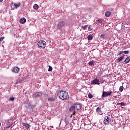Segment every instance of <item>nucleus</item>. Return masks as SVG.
Returning <instances> with one entry per match:
<instances>
[{
    "mask_svg": "<svg viewBox=\"0 0 130 130\" xmlns=\"http://www.w3.org/2000/svg\"><path fill=\"white\" fill-rule=\"evenodd\" d=\"M48 72H52V67L50 66H49V69L48 70Z\"/></svg>",
    "mask_w": 130,
    "mask_h": 130,
    "instance_id": "obj_27",
    "label": "nucleus"
},
{
    "mask_svg": "<svg viewBox=\"0 0 130 130\" xmlns=\"http://www.w3.org/2000/svg\"><path fill=\"white\" fill-rule=\"evenodd\" d=\"M87 27H88V25H84L82 26V28L83 30H86V29H87Z\"/></svg>",
    "mask_w": 130,
    "mask_h": 130,
    "instance_id": "obj_29",
    "label": "nucleus"
},
{
    "mask_svg": "<svg viewBox=\"0 0 130 130\" xmlns=\"http://www.w3.org/2000/svg\"><path fill=\"white\" fill-rule=\"evenodd\" d=\"M15 100V97L11 96L9 98V101H14Z\"/></svg>",
    "mask_w": 130,
    "mask_h": 130,
    "instance_id": "obj_26",
    "label": "nucleus"
},
{
    "mask_svg": "<svg viewBox=\"0 0 130 130\" xmlns=\"http://www.w3.org/2000/svg\"><path fill=\"white\" fill-rule=\"evenodd\" d=\"M130 61V59L129 57H127L125 60L124 61V62H125V63H128V62H129Z\"/></svg>",
    "mask_w": 130,
    "mask_h": 130,
    "instance_id": "obj_16",
    "label": "nucleus"
},
{
    "mask_svg": "<svg viewBox=\"0 0 130 130\" xmlns=\"http://www.w3.org/2000/svg\"><path fill=\"white\" fill-rule=\"evenodd\" d=\"M88 40H92L93 39V36L91 35H89L87 37Z\"/></svg>",
    "mask_w": 130,
    "mask_h": 130,
    "instance_id": "obj_21",
    "label": "nucleus"
},
{
    "mask_svg": "<svg viewBox=\"0 0 130 130\" xmlns=\"http://www.w3.org/2000/svg\"><path fill=\"white\" fill-rule=\"evenodd\" d=\"M118 105H119V106H125V105H126V104L125 103H124V102H121V103H118Z\"/></svg>",
    "mask_w": 130,
    "mask_h": 130,
    "instance_id": "obj_20",
    "label": "nucleus"
},
{
    "mask_svg": "<svg viewBox=\"0 0 130 130\" xmlns=\"http://www.w3.org/2000/svg\"><path fill=\"white\" fill-rule=\"evenodd\" d=\"M123 54V51H119L117 55H120V54Z\"/></svg>",
    "mask_w": 130,
    "mask_h": 130,
    "instance_id": "obj_28",
    "label": "nucleus"
},
{
    "mask_svg": "<svg viewBox=\"0 0 130 130\" xmlns=\"http://www.w3.org/2000/svg\"><path fill=\"white\" fill-rule=\"evenodd\" d=\"M111 121V118H109L108 116H106L104 118V123L105 124H109V122Z\"/></svg>",
    "mask_w": 130,
    "mask_h": 130,
    "instance_id": "obj_4",
    "label": "nucleus"
},
{
    "mask_svg": "<svg viewBox=\"0 0 130 130\" xmlns=\"http://www.w3.org/2000/svg\"><path fill=\"white\" fill-rule=\"evenodd\" d=\"M20 23H21V24H25V23H26V18H23L20 19Z\"/></svg>",
    "mask_w": 130,
    "mask_h": 130,
    "instance_id": "obj_13",
    "label": "nucleus"
},
{
    "mask_svg": "<svg viewBox=\"0 0 130 130\" xmlns=\"http://www.w3.org/2000/svg\"><path fill=\"white\" fill-rule=\"evenodd\" d=\"M4 39H5V38L4 37L0 38V42H2V41H3Z\"/></svg>",
    "mask_w": 130,
    "mask_h": 130,
    "instance_id": "obj_33",
    "label": "nucleus"
},
{
    "mask_svg": "<svg viewBox=\"0 0 130 130\" xmlns=\"http://www.w3.org/2000/svg\"><path fill=\"white\" fill-rule=\"evenodd\" d=\"M54 100H55V99L53 97L48 99V101L50 102H52L53 101H54Z\"/></svg>",
    "mask_w": 130,
    "mask_h": 130,
    "instance_id": "obj_22",
    "label": "nucleus"
},
{
    "mask_svg": "<svg viewBox=\"0 0 130 130\" xmlns=\"http://www.w3.org/2000/svg\"><path fill=\"white\" fill-rule=\"evenodd\" d=\"M123 58H124V56H121L119 58H118L117 59V62H118V63L120 62V61H121V60H122V59H123Z\"/></svg>",
    "mask_w": 130,
    "mask_h": 130,
    "instance_id": "obj_12",
    "label": "nucleus"
},
{
    "mask_svg": "<svg viewBox=\"0 0 130 130\" xmlns=\"http://www.w3.org/2000/svg\"><path fill=\"white\" fill-rule=\"evenodd\" d=\"M19 71H20L19 67H14L12 70V72L14 73H19Z\"/></svg>",
    "mask_w": 130,
    "mask_h": 130,
    "instance_id": "obj_11",
    "label": "nucleus"
},
{
    "mask_svg": "<svg viewBox=\"0 0 130 130\" xmlns=\"http://www.w3.org/2000/svg\"><path fill=\"white\" fill-rule=\"evenodd\" d=\"M57 96L61 99V100L63 101L68 100V99L70 98L68 92L62 90L57 92Z\"/></svg>",
    "mask_w": 130,
    "mask_h": 130,
    "instance_id": "obj_1",
    "label": "nucleus"
},
{
    "mask_svg": "<svg viewBox=\"0 0 130 130\" xmlns=\"http://www.w3.org/2000/svg\"><path fill=\"white\" fill-rule=\"evenodd\" d=\"M118 93V91H112L111 90L109 91H103L102 97L103 98H105L106 97H108V96H110V97H112V98H113V97H114V98H116V95H114V94H115V95H117Z\"/></svg>",
    "mask_w": 130,
    "mask_h": 130,
    "instance_id": "obj_2",
    "label": "nucleus"
},
{
    "mask_svg": "<svg viewBox=\"0 0 130 130\" xmlns=\"http://www.w3.org/2000/svg\"><path fill=\"white\" fill-rule=\"evenodd\" d=\"M129 52L128 51H123V53H124V54H128V53Z\"/></svg>",
    "mask_w": 130,
    "mask_h": 130,
    "instance_id": "obj_30",
    "label": "nucleus"
},
{
    "mask_svg": "<svg viewBox=\"0 0 130 130\" xmlns=\"http://www.w3.org/2000/svg\"><path fill=\"white\" fill-rule=\"evenodd\" d=\"M3 1H4V0H0V3H2V2H3Z\"/></svg>",
    "mask_w": 130,
    "mask_h": 130,
    "instance_id": "obj_35",
    "label": "nucleus"
},
{
    "mask_svg": "<svg viewBox=\"0 0 130 130\" xmlns=\"http://www.w3.org/2000/svg\"><path fill=\"white\" fill-rule=\"evenodd\" d=\"M34 10H38L39 9V6L37 4H35L33 6Z\"/></svg>",
    "mask_w": 130,
    "mask_h": 130,
    "instance_id": "obj_18",
    "label": "nucleus"
},
{
    "mask_svg": "<svg viewBox=\"0 0 130 130\" xmlns=\"http://www.w3.org/2000/svg\"><path fill=\"white\" fill-rule=\"evenodd\" d=\"M96 111L100 115H102V114H103V113L101 110V107H98L96 109Z\"/></svg>",
    "mask_w": 130,
    "mask_h": 130,
    "instance_id": "obj_8",
    "label": "nucleus"
},
{
    "mask_svg": "<svg viewBox=\"0 0 130 130\" xmlns=\"http://www.w3.org/2000/svg\"><path fill=\"white\" fill-rule=\"evenodd\" d=\"M49 130V127H47V128L45 129V130Z\"/></svg>",
    "mask_w": 130,
    "mask_h": 130,
    "instance_id": "obj_34",
    "label": "nucleus"
},
{
    "mask_svg": "<svg viewBox=\"0 0 130 130\" xmlns=\"http://www.w3.org/2000/svg\"><path fill=\"white\" fill-rule=\"evenodd\" d=\"M21 6V3H18V4H14V7L15 9H18L19 7Z\"/></svg>",
    "mask_w": 130,
    "mask_h": 130,
    "instance_id": "obj_17",
    "label": "nucleus"
},
{
    "mask_svg": "<svg viewBox=\"0 0 130 130\" xmlns=\"http://www.w3.org/2000/svg\"><path fill=\"white\" fill-rule=\"evenodd\" d=\"M119 90L120 92H122L123 91V86H121L119 88Z\"/></svg>",
    "mask_w": 130,
    "mask_h": 130,
    "instance_id": "obj_25",
    "label": "nucleus"
},
{
    "mask_svg": "<svg viewBox=\"0 0 130 130\" xmlns=\"http://www.w3.org/2000/svg\"><path fill=\"white\" fill-rule=\"evenodd\" d=\"M66 25V22L64 21H61L60 22L58 25H57V28L59 29V30H61L62 29V27Z\"/></svg>",
    "mask_w": 130,
    "mask_h": 130,
    "instance_id": "obj_6",
    "label": "nucleus"
},
{
    "mask_svg": "<svg viewBox=\"0 0 130 130\" xmlns=\"http://www.w3.org/2000/svg\"><path fill=\"white\" fill-rule=\"evenodd\" d=\"M91 85H100V80L98 78H94L91 81Z\"/></svg>",
    "mask_w": 130,
    "mask_h": 130,
    "instance_id": "obj_5",
    "label": "nucleus"
},
{
    "mask_svg": "<svg viewBox=\"0 0 130 130\" xmlns=\"http://www.w3.org/2000/svg\"><path fill=\"white\" fill-rule=\"evenodd\" d=\"M111 15V13L109 11H108L106 13H105V16L106 17H110V15Z\"/></svg>",
    "mask_w": 130,
    "mask_h": 130,
    "instance_id": "obj_15",
    "label": "nucleus"
},
{
    "mask_svg": "<svg viewBox=\"0 0 130 130\" xmlns=\"http://www.w3.org/2000/svg\"><path fill=\"white\" fill-rule=\"evenodd\" d=\"M88 64H89V66H94V61L92 60L91 61H89L88 62Z\"/></svg>",
    "mask_w": 130,
    "mask_h": 130,
    "instance_id": "obj_23",
    "label": "nucleus"
},
{
    "mask_svg": "<svg viewBox=\"0 0 130 130\" xmlns=\"http://www.w3.org/2000/svg\"><path fill=\"white\" fill-rule=\"evenodd\" d=\"M23 126H25L26 128H29V127H30V124L26 122L23 123Z\"/></svg>",
    "mask_w": 130,
    "mask_h": 130,
    "instance_id": "obj_14",
    "label": "nucleus"
},
{
    "mask_svg": "<svg viewBox=\"0 0 130 130\" xmlns=\"http://www.w3.org/2000/svg\"><path fill=\"white\" fill-rule=\"evenodd\" d=\"M74 106L75 107V109H77V110H80V109L82 108V106H81L80 104H75Z\"/></svg>",
    "mask_w": 130,
    "mask_h": 130,
    "instance_id": "obj_10",
    "label": "nucleus"
},
{
    "mask_svg": "<svg viewBox=\"0 0 130 130\" xmlns=\"http://www.w3.org/2000/svg\"><path fill=\"white\" fill-rule=\"evenodd\" d=\"M41 96H42V93L40 92H38L35 93L33 94L32 98H34V99H36V98H38V97H41Z\"/></svg>",
    "mask_w": 130,
    "mask_h": 130,
    "instance_id": "obj_7",
    "label": "nucleus"
},
{
    "mask_svg": "<svg viewBox=\"0 0 130 130\" xmlns=\"http://www.w3.org/2000/svg\"><path fill=\"white\" fill-rule=\"evenodd\" d=\"M88 31H92V28H91V25H89L88 28Z\"/></svg>",
    "mask_w": 130,
    "mask_h": 130,
    "instance_id": "obj_32",
    "label": "nucleus"
},
{
    "mask_svg": "<svg viewBox=\"0 0 130 130\" xmlns=\"http://www.w3.org/2000/svg\"><path fill=\"white\" fill-rule=\"evenodd\" d=\"M88 97L89 98V99H92L93 98V95H92L91 93H89L88 94Z\"/></svg>",
    "mask_w": 130,
    "mask_h": 130,
    "instance_id": "obj_24",
    "label": "nucleus"
},
{
    "mask_svg": "<svg viewBox=\"0 0 130 130\" xmlns=\"http://www.w3.org/2000/svg\"><path fill=\"white\" fill-rule=\"evenodd\" d=\"M75 109H76V108H75V106H71L69 108V111H70V112H73V114H75Z\"/></svg>",
    "mask_w": 130,
    "mask_h": 130,
    "instance_id": "obj_9",
    "label": "nucleus"
},
{
    "mask_svg": "<svg viewBox=\"0 0 130 130\" xmlns=\"http://www.w3.org/2000/svg\"><path fill=\"white\" fill-rule=\"evenodd\" d=\"M0 126H1V123H0Z\"/></svg>",
    "mask_w": 130,
    "mask_h": 130,
    "instance_id": "obj_36",
    "label": "nucleus"
},
{
    "mask_svg": "<svg viewBox=\"0 0 130 130\" xmlns=\"http://www.w3.org/2000/svg\"><path fill=\"white\" fill-rule=\"evenodd\" d=\"M96 23H98V24H102L103 23V19H98L96 21Z\"/></svg>",
    "mask_w": 130,
    "mask_h": 130,
    "instance_id": "obj_19",
    "label": "nucleus"
},
{
    "mask_svg": "<svg viewBox=\"0 0 130 130\" xmlns=\"http://www.w3.org/2000/svg\"><path fill=\"white\" fill-rule=\"evenodd\" d=\"M105 34H102L101 35V38H102L103 39H104V38H105Z\"/></svg>",
    "mask_w": 130,
    "mask_h": 130,
    "instance_id": "obj_31",
    "label": "nucleus"
},
{
    "mask_svg": "<svg viewBox=\"0 0 130 130\" xmlns=\"http://www.w3.org/2000/svg\"><path fill=\"white\" fill-rule=\"evenodd\" d=\"M46 47V42H45V41H40L38 43V47L39 48H40L41 49V48H45Z\"/></svg>",
    "mask_w": 130,
    "mask_h": 130,
    "instance_id": "obj_3",
    "label": "nucleus"
}]
</instances>
